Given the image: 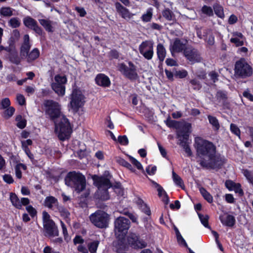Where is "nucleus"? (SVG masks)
Returning a JSON list of instances; mask_svg holds the SVG:
<instances>
[{"instance_id": "nucleus-1", "label": "nucleus", "mask_w": 253, "mask_h": 253, "mask_svg": "<svg viewBox=\"0 0 253 253\" xmlns=\"http://www.w3.org/2000/svg\"><path fill=\"white\" fill-rule=\"evenodd\" d=\"M194 147L197 157L201 159L197 162L203 168L219 169L226 163L223 156L216 154V146L211 141L197 137L195 139Z\"/></svg>"}, {"instance_id": "nucleus-2", "label": "nucleus", "mask_w": 253, "mask_h": 253, "mask_svg": "<svg viewBox=\"0 0 253 253\" xmlns=\"http://www.w3.org/2000/svg\"><path fill=\"white\" fill-rule=\"evenodd\" d=\"M66 185L72 187L77 193L83 191L86 187L85 176L80 171H72L68 172L65 177Z\"/></svg>"}, {"instance_id": "nucleus-3", "label": "nucleus", "mask_w": 253, "mask_h": 253, "mask_svg": "<svg viewBox=\"0 0 253 253\" xmlns=\"http://www.w3.org/2000/svg\"><path fill=\"white\" fill-rule=\"evenodd\" d=\"M130 227L129 220L123 216H119L114 221V230L120 242L123 243Z\"/></svg>"}, {"instance_id": "nucleus-4", "label": "nucleus", "mask_w": 253, "mask_h": 253, "mask_svg": "<svg viewBox=\"0 0 253 253\" xmlns=\"http://www.w3.org/2000/svg\"><path fill=\"white\" fill-rule=\"evenodd\" d=\"M45 108V114L48 116L50 120L55 122L60 118L61 112V105L57 101L52 99H46L43 102Z\"/></svg>"}, {"instance_id": "nucleus-5", "label": "nucleus", "mask_w": 253, "mask_h": 253, "mask_svg": "<svg viewBox=\"0 0 253 253\" xmlns=\"http://www.w3.org/2000/svg\"><path fill=\"white\" fill-rule=\"evenodd\" d=\"M55 131L58 133V137L60 140L68 139L72 132L71 124L69 120L63 116L59 123L55 121Z\"/></svg>"}, {"instance_id": "nucleus-6", "label": "nucleus", "mask_w": 253, "mask_h": 253, "mask_svg": "<svg viewBox=\"0 0 253 253\" xmlns=\"http://www.w3.org/2000/svg\"><path fill=\"white\" fill-rule=\"evenodd\" d=\"M253 75V68L244 58H241L235 64L234 76L238 79H246Z\"/></svg>"}, {"instance_id": "nucleus-7", "label": "nucleus", "mask_w": 253, "mask_h": 253, "mask_svg": "<svg viewBox=\"0 0 253 253\" xmlns=\"http://www.w3.org/2000/svg\"><path fill=\"white\" fill-rule=\"evenodd\" d=\"M91 223L99 228H105L108 226L110 216L106 212L97 210L89 216Z\"/></svg>"}, {"instance_id": "nucleus-8", "label": "nucleus", "mask_w": 253, "mask_h": 253, "mask_svg": "<svg viewBox=\"0 0 253 253\" xmlns=\"http://www.w3.org/2000/svg\"><path fill=\"white\" fill-rule=\"evenodd\" d=\"M128 66L124 63L118 64V70L126 78L131 81L136 80L138 77L137 67L132 62L129 61L127 62Z\"/></svg>"}, {"instance_id": "nucleus-9", "label": "nucleus", "mask_w": 253, "mask_h": 253, "mask_svg": "<svg viewBox=\"0 0 253 253\" xmlns=\"http://www.w3.org/2000/svg\"><path fill=\"white\" fill-rule=\"evenodd\" d=\"M110 175L108 171H106L103 175L99 176L96 174L92 176V179L93 181V184L98 189H109L113 187V185L110 181Z\"/></svg>"}, {"instance_id": "nucleus-10", "label": "nucleus", "mask_w": 253, "mask_h": 253, "mask_svg": "<svg viewBox=\"0 0 253 253\" xmlns=\"http://www.w3.org/2000/svg\"><path fill=\"white\" fill-rule=\"evenodd\" d=\"M84 96L80 91L74 90L71 94L70 102L71 108L75 112L84 105Z\"/></svg>"}, {"instance_id": "nucleus-11", "label": "nucleus", "mask_w": 253, "mask_h": 253, "mask_svg": "<svg viewBox=\"0 0 253 253\" xmlns=\"http://www.w3.org/2000/svg\"><path fill=\"white\" fill-rule=\"evenodd\" d=\"M171 52H181L183 53L187 60L191 62H200L202 58L197 48H169Z\"/></svg>"}, {"instance_id": "nucleus-12", "label": "nucleus", "mask_w": 253, "mask_h": 253, "mask_svg": "<svg viewBox=\"0 0 253 253\" xmlns=\"http://www.w3.org/2000/svg\"><path fill=\"white\" fill-rule=\"evenodd\" d=\"M128 244L132 248L142 249L146 247V243L142 239H140L138 235L135 233H130L127 237Z\"/></svg>"}, {"instance_id": "nucleus-13", "label": "nucleus", "mask_w": 253, "mask_h": 253, "mask_svg": "<svg viewBox=\"0 0 253 253\" xmlns=\"http://www.w3.org/2000/svg\"><path fill=\"white\" fill-rule=\"evenodd\" d=\"M191 124L187 122L182 123L180 128L177 129L176 132L177 137L179 139L187 141L191 132Z\"/></svg>"}, {"instance_id": "nucleus-14", "label": "nucleus", "mask_w": 253, "mask_h": 253, "mask_svg": "<svg viewBox=\"0 0 253 253\" xmlns=\"http://www.w3.org/2000/svg\"><path fill=\"white\" fill-rule=\"evenodd\" d=\"M44 235L47 237L58 236L59 230L54 221L43 225Z\"/></svg>"}, {"instance_id": "nucleus-15", "label": "nucleus", "mask_w": 253, "mask_h": 253, "mask_svg": "<svg viewBox=\"0 0 253 253\" xmlns=\"http://www.w3.org/2000/svg\"><path fill=\"white\" fill-rule=\"evenodd\" d=\"M20 49L21 55L27 58L28 62L34 61L40 56V51L38 48H33L31 52H30V48Z\"/></svg>"}, {"instance_id": "nucleus-16", "label": "nucleus", "mask_w": 253, "mask_h": 253, "mask_svg": "<svg viewBox=\"0 0 253 253\" xmlns=\"http://www.w3.org/2000/svg\"><path fill=\"white\" fill-rule=\"evenodd\" d=\"M94 81L97 85L103 88L109 87L111 84V80L109 77L103 73L97 74Z\"/></svg>"}, {"instance_id": "nucleus-17", "label": "nucleus", "mask_w": 253, "mask_h": 253, "mask_svg": "<svg viewBox=\"0 0 253 253\" xmlns=\"http://www.w3.org/2000/svg\"><path fill=\"white\" fill-rule=\"evenodd\" d=\"M219 219L223 225L230 228L233 227L236 224L235 217L227 212L220 215Z\"/></svg>"}, {"instance_id": "nucleus-18", "label": "nucleus", "mask_w": 253, "mask_h": 253, "mask_svg": "<svg viewBox=\"0 0 253 253\" xmlns=\"http://www.w3.org/2000/svg\"><path fill=\"white\" fill-rule=\"evenodd\" d=\"M2 50H5L8 52V58L11 63L16 65L20 64L21 60L16 48H0V51Z\"/></svg>"}, {"instance_id": "nucleus-19", "label": "nucleus", "mask_w": 253, "mask_h": 253, "mask_svg": "<svg viewBox=\"0 0 253 253\" xmlns=\"http://www.w3.org/2000/svg\"><path fill=\"white\" fill-rule=\"evenodd\" d=\"M115 7L117 12L121 16L127 20L130 19L133 16V14L130 13L128 9L123 6L120 3L117 2L115 3Z\"/></svg>"}, {"instance_id": "nucleus-20", "label": "nucleus", "mask_w": 253, "mask_h": 253, "mask_svg": "<svg viewBox=\"0 0 253 253\" xmlns=\"http://www.w3.org/2000/svg\"><path fill=\"white\" fill-rule=\"evenodd\" d=\"M94 197L96 199L105 201L110 199V195L108 192V189H98L95 192Z\"/></svg>"}, {"instance_id": "nucleus-21", "label": "nucleus", "mask_w": 253, "mask_h": 253, "mask_svg": "<svg viewBox=\"0 0 253 253\" xmlns=\"http://www.w3.org/2000/svg\"><path fill=\"white\" fill-rule=\"evenodd\" d=\"M58 204V201L57 199L52 196L46 197L43 203L44 206L49 209H52L54 205L57 206Z\"/></svg>"}, {"instance_id": "nucleus-22", "label": "nucleus", "mask_w": 253, "mask_h": 253, "mask_svg": "<svg viewBox=\"0 0 253 253\" xmlns=\"http://www.w3.org/2000/svg\"><path fill=\"white\" fill-rule=\"evenodd\" d=\"M51 88L59 96H63L65 92V87L60 84L52 83Z\"/></svg>"}, {"instance_id": "nucleus-23", "label": "nucleus", "mask_w": 253, "mask_h": 253, "mask_svg": "<svg viewBox=\"0 0 253 253\" xmlns=\"http://www.w3.org/2000/svg\"><path fill=\"white\" fill-rule=\"evenodd\" d=\"M165 123L169 127L176 129H179L182 125V122L171 120L170 117H169L165 121Z\"/></svg>"}, {"instance_id": "nucleus-24", "label": "nucleus", "mask_w": 253, "mask_h": 253, "mask_svg": "<svg viewBox=\"0 0 253 253\" xmlns=\"http://www.w3.org/2000/svg\"><path fill=\"white\" fill-rule=\"evenodd\" d=\"M39 22L40 24L48 32H53L52 24L53 22L47 19H39Z\"/></svg>"}, {"instance_id": "nucleus-25", "label": "nucleus", "mask_w": 253, "mask_h": 253, "mask_svg": "<svg viewBox=\"0 0 253 253\" xmlns=\"http://www.w3.org/2000/svg\"><path fill=\"white\" fill-rule=\"evenodd\" d=\"M179 140L180 142L178 144L184 149L185 152L187 154V156L188 157L192 156V152L187 142V141L182 140V139H179Z\"/></svg>"}, {"instance_id": "nucleus-26", "label": "nucleus", "mask_w": 253, "mask_h": 253, "mask_svg": "<svg viewBox=\"0 0 253 253\" xmlns=\"http://www.w3.org/2000/svg\"><path fill=\"white\" fill-rule=\"evenodd\" d=\"M9 199L12 205L15 208L19 210V208H20L19 205H20V200L19 199L17 195L15 193L11 192L10 193Z\"/></svg>"}, {"instance_id": "nucleus-27", "label": "nucleus", "mask_w": 253, "mask_h": 253, "mask_svg": "<svg viewBox=\"0 0 253 253\" xmlns=\"http://www.w3.org/2000/svg\"><path fill=\"white\" fill-rule=\"evenodd\" d=\"M139 52L142 54L146 59L150 60L152 59L153 55V48H138Z\"/></svg>"}, {"instance_id": "nucleus-28", "label": "nucleus", "mask_w": 253, "mask_h": 253, "mask_svg": "<svg viewBox=\"0 0 253 253\" xmlns=\"http://www.w3.org/2000/svg\"><path fill=\"white\" fill-rule=\"evenodd\" d=\"M15 121L17 122L16 126L19 128L23 129L26 126L27 120L23 118L22 115H17L15 118Z\"/></svg>"}, {"instance_id": "nucleus-29", "label": "nucleus", "mask_w": 253, "mask_h": 253, "mask_svg": "<svg viewBox=\"0 0 253 253\" xmlns=\"http://www.w3.org/2000/svg\"><path fill=\"white\" fill-rule=\"evenodd\" d=\"M200 192L204 198L209 203L213 202V197L211 194L204 187L200 188Z\"/></svg>"}, {"instance_id": "nucleus-30", "label": "nucleus", "mask_w": 253, "mask_h": 253, "mask_svg": "<svg viewBox=\"0 0 253 253\" xmlns=\"http://www.w3.org/2000/svg\"><path fill=\"white\" fill-rule=\"evenodd\" d=\"M24 24L27 27L33 29L38 24L37 22L31 17L27 16L24 19Z\"/></svg>"}, {"instance_id": "nucleus-31", "label": "nucleus", "mask_w": 253, "mask_h": 253, "mask_svg": "<svg viewBox=\"0 0 253 253\" xmlns=\"http://www.w3.org/2000/svg\"><path fill=\"white\" fill-rule=\"evenodd\" d=\"M172 178L174 183L179 187L183 188L184 187V182L182 178L177 174L174 170L172 172Z\"/></svg>"}, {"instance_id": "nucleus-32", "label": "nucleus", "mask_w": 253, "mask_h": 253, "mask_svg": "<svg viewBox=\"0 0 253 253\" xmlns=\"http://www.w3.org/2000/svg\"><path fill=\"white\" fill-rule=\"evenodd\" d=\"M60 216L65 220H70V213L69 211L64 207H60L58 208Z\"/></svg>"}, {"instance_id": "nucleus-33", "label": "nucleus", "mask_w": 253, "mask_h": 253, "mask_svg": "<svg viewBox=\"0 0 253 253\" xmlns=\"http://www.w3.org/2000/svg\"><path fill=\"white\" fill-rule=\"evenodd\" d=\"M208 119L210 124L212 126L215 130H217L219 129V123L217 119L215 117L211 115H208Z\"/></svg>"}, {"instance_id": "nucleus-34", "label": "nucleus", "mask_w": 253, "mask_h": 253, "mask_svg": "<svg viewBox=\"0 0 253 253\" xmlns=\"http://www.w3.org/2000/svg\"><path fill=\"white\" fill-rule=\"evenodd\" d=\"M99 244V241L97 240L93 241L89 243L87 245L88 251H89L90 253H96Z\"/></svg>"}, {"instance_id": "nucleus-35", "label": "nucleus", "mask_w": 253, "mask_h": 253, "mask_svg": "<svg viewBox=\"0 0 253 253\" xmlns=\"http://www.w3.org/2000/svg\"><path fill=\"white\" fill-rule=\"evenodd\" d=\"M3 113V117L5 119H8L14 114L15 109L13 107L10 106L6 109Z\"/></svg>"}, {"instance_id": "nucleus-36", "label": "nucleus", "mask_w": 253, "mask_h": 253, "mask_svg": "<svg viewBox=\"0 0 253 253\" xmlns=\"http://www.w3.org/2000/svg\"><path fill=\"white\" fill-rule=\"evenodd\" d=\"M192 88L195 90H199L202 87L201 82L197 79H193L190 81Z\"/></svg>"}, {"instance_id": "nucleus-37", "label": "nucleus", "mask_w": 253, "mask_h": 253, "mask_svg": "<svg viewBox=\"0 0 253 253\" xmlns=\"http://www.w3.org/2000/svg\"><path fill=\"white\" fill-rule=\"evenodd\" d=\"M118 162L120 165L127 168L131 171L134 172L135 171V169L132 165L124 159L120 158L118 160Z\"/></svg>"}, {"instance_id": "nucleus-38", "label": "nucleus", "mask_w": 253, "mask_h": 253, "mask_svg": "<svg viewBox=\"0 0 253 253\" xmlns=\"http://www.w3.org/2000/svg\"><path fill=\"white\" fill-rule=\"evenodd\" d=\"M0 14L3 16H11L13 15V10L9 7H3L0 9Z\"/></svg>"}, {"instance_id": "nucleus-39", "label": "nucleus", "mask_w": 253, "mask_h": 253, "mask_svg": "<svg viewBox=\"0 0 253 253\" xmlns=\"http://www.w3.org/2000/svg\"><path fill=\"white\" fill-rule=\"evenodd\" d=\"M187 43L186 40L176 39L173 42L172 47H183L186 45Z\"/></svg>"}, {"instance_id": "nucleus-40", "label": "nucleus", "mask_w": 253, "mask_h": 253, "mask_svg": "<svg viewBox=\"0 0 253 253\" xmlns=\"http://www.w3.org/2000/svg\"><path fill=\"white\" fill-rule=\"evenodd\" d=\"M198 215L202 224L205 227L210 228L211 227L209 224V216L208 215H204L202 214H198Z\"/></svg>"}, {"instance_id": "nucleus-41", "label": "nucleus", "mask_w": 253, "mask_h": 253, "mask_svg": "<svg viewBox=\"0 0 253 253\" xmlns=\"http://www.w3.org/2000/svg\"><path fill=\"white\" fill-rule=\"evenodd\" d=\"M213 8L214 12L217 16L220 18L224 17L223 9L221 6L216 4L213 6Z\"/></svg>"}, {"instance_id": "nucleus-42", "label": "nucleus", "mask_w": 253, "mask_h": 253, "mask_svg": "<svg viewBox=\"0 0 253 253\" xmlns=\"http://www.w3.org/2000/svg\"><path fill=\"white\" fill-rule=\"evenodd\" d=\"M120 53L115 49L110 50L108 53V57L110 60L119 59Z\"/></svg>"}, {"instance_id": "nucleus-43", "label": "nucleus", "mask_w": 253, "mask_h": 253, "mask_svg": "<svg viewBox=\"0 0 253 253\" xmlns=\"http://www.w3.org/2000/svg\"><path fill=\"white\" fill-rule=\"evenodd\" d=\"M230 128L232 133L240 138L241 130L236 125L233 123L231 124Z\"/></svg>"}, {"instance_id": "nucleus-44", "label": "nucleus", "mask_w": 253, "mask_h": 253, "mask_svg": "<svg viewBox=\"0 0 253 253\" xmlns=\"http://www.w3.org/2000/svg\"><path fill=\"white\" fill-rule=\"evenodd\" d=\"M42 223L43 225L54 221L50 217L49 213L46 211L42 212Z\"/></svg>"}, {"instance_id": "nucleus-45", "label": "nucleus", "mask_w": 253, "mask_h": 253, "mask_svg": "<svg viewBox=\"0 0 253 253\" xmlns=\"http://www.w3.org/2000/svg\"><path fill=\"white\" fill-rule=\"evenodd\" d=\"M163 16L168 20H172L174 17V14L169 9H166L163 12Z\"/></svg>"}, {"instance_id": "nucleus-46", "label": "nucleus", "mask_w": 253, "mask_h": 253, "mask_svg": "<svg viewBox=\"0 0 253 253\" xmlns=\"http://www.w3.org/2000/svg\"><path fill=\"white\" fill-rule=\"evenodd\" d=\"M26 210L32 218H34L37 215V211L32 205L26 207Z\"/></svg>"}, {"instance_id": "nucleus-47", "label": "nucleus", "mask_w": 253, "mask_h": 253, "mask_svg": "<svg viewBox=\"0 0 253 253\" xmlns=\"http://www.w3.org/2000/svg\"><path fill=\"white\" fill-rule=\"evenodd\" d=\"M10 105V101L8 98H4L2 99L0 102V109H5Z\"/></svg>"}, {"instance_id": "nucleus-48", "label": "nucleus", "mask_w": 253, "mask_h": 253, "mask_svg": "<svg viewBox=\"0 0 253 253\" xmlns=\"http://www.w3.org/2000/svg\"><path fill=\"white\" fill-rule=\"evenodd\" d=\"M129 159L130 162L139 170L143 169L141 164L134 157L129 156Z\"/></svg>"}, {"instance_id": "nucleus-49", "label": "nucleus", "mask_w": 253, "mask_h": 253, "mask_svg": "<svg viewBox=\"0 0 253 253\" xmlns=\"http://www.w3.org/2000/svg\"><path fill=\"white\" fill-rule=\"evenodd\" d=\"M166 48H157L158 57L160 61L163 62L166 55Z\"/></svg>"}, {"instance_id": "nucleus-50", "label": "nucleus", "mask_w": 253, "mask_h": 253, "mask_svg": "<svg viewBox=\"0 0 253 253\" xmlns=\"http://www.w3.org/2000/svg\"><path fill=\"white\" fill-rule=\"evenodd\" d=\"M174 76L179 79H183L188 76V72L186 70H179L175 72Z\"/></svg>"}, {"instance_id": "nucleus-51", "label": "nucleus", "mask_w": 253, "mask_h": 253, "mask_svg": "<svg viewBox=\"0 0 253 253\" xmlns=\"http://www.w3.org/2000/svg\"><path fill=\"white\" fill-rule=\"evenodd\" d=\"M152 184L155 186L158 191V195L159 197H161L162 196L163 191H164V189L159 184L157 183L155 181L150 179Z\"/></svg>"}, {"instance_id": "nucleus-52", "label": "nucleus", "mask_w": 253, "mask_h": 253, "mask_svg": "<svg viewBox=\"0 0 253 253\" xmlns=\"http://www.w3.org/2000/svg\"><path fill=\"white\" fill-rule=\"evenodd\" d=\"M8 23L12 28L18 27L20 25V22L18 18H12L8 21Z\"/></svg>"}, {"instance_id": "nucleus-53", "label": "nucleus", "mask_w": 253, "mask_h": 253, "mask_svg": "<svg viewBox=\"0 0 253 253\" xmlns=\"http://www.w3.org/2000/svg\"><path fill=\"white\" fill-rule=\"evenodd\" d=\"M118 141L120 144L123 145H127L129 143L128 139L126 135H119L118 137Z\"/></svg>"}, {"instance_id": "nucleus-54", "label": "nucleus", "mask_w": 253, "mask_h": 253, "mask_svg": "<svg viewBox=\"0 0 253 253\" xmlns=\"http://www.w3.org/2000/svg\"><path fill=\"white\" fill-rule=\"evenodd\" d=\"M55 80L56 82V83L60 84L62 85L66 84L67 81V78L65 76H61L59 75L55 76Z\"/></svg>"}, {"instance_id": "nucleus-55", "label": "nucleus", "mask_w": 253, "mask_h": 253, "mask_svg": "<svg viewBox=\"0 0 253 253\" xmlns=\"http://www.w3.org/2000/svg\"><path fill=\"white\" fill-rule=\"evenodd\" d=\"M233 191H234L236 193H238L240 197L243 196L244 194V191L242 189L241 185L239 183H236V185L234 187V189H233Z\"/></svg>"}, {"instance_id": "nucleus-56", "label": "nucleus", "mask_w": 253, "mask_h": 253, "mask_svg": "<svg viewBox=\"0 0 253 253\" xmlns=\"http://www.w3.org/2000/svg\"><path fill=\"white\" fill-rule=\"evenodd\" d=\"M202 11L203 13L209 16L213 15V11L211 7L204 5L202 8Z\"/></svg>"}, {"instance_id": "nucleus-57", "label": "nucleus", "mask_w": 253, "mask_h": 253, "mask_svg": "<svg viewBox=\"0 0 253 253\" xmlns=\"http://www.w3.org/2000/svg\"><path fill=\"white\" fill-rule=\"evenodd\" d=\"M237 183L234 182L231 180H227L225 182V186L229 191H233L234 187L236 185Z\"/></svg>"}, {"instance_id": "nucleus-58", "label": "nucleus", "mask_w": 253, "mask_h": 253, "mask_svg": "<svg viewBox=\"0 0 253 253\" xmlns=\"http://www.w3.org/2000/svg\"><path fill=\"white\" fill-rule=\"evenodd\" d=\"M30 203V200L28 198L23 197L21 198L20 201V208H19V210H21L22 209V206H28Z\"/></svg>"}, {"instance_id": "nucleus-59", "label": "nucleus", "mask_w": 253, "mask_h": 253, "mask_svg": "<svg viewBox=\"0 0 253 253\" xmlns=\"http://www.w3.org/2000/svg\"><path fill=\"white\" fill-rule=\"evenodd\" d=\"M157 170V167L156 166H154L151 167V166H148L146 168V171L147 173L150 175H153L156 173Z\"/></svg>"}, {"instance_id": "nucleus-60", "label": "nucleus", "mask_w": 253, "mask_h": 253, "mask_svg": "<svg viewBox=\"0 0 253 253\" xmlns=\"http://www.w3.org/2000/svg\"><path fill=\"white\" fill-rule=\"evenodd\" d=\"M243 96L251 102H253V95L250 93L249 89H247L243 92Z\"/></svg>"}, {"instance_id": "nucleus-61", "label": "nucleus", "mask_w": 253, "mask_h": 253, "mask_svg": "<svg viewBox=\"0 0 253 253\" xmlns=\"http://www.w3.org/2000/svg\"><path fill=\"white\" fill-rule=\"evenodd\" d=\"M142 212L145 213L147 215H150L151 214V210L150 208L145 203L143 202V204L141 206Z\"/></svg>"}, {"instance_id": "nucleus-62", "label": "nucleus", "mask_w": 253, "mask_h": 253, "mask_svg": "<svg viewBox=\"0 0 253 253\" xmlns=\"http://www.w3.org/2000/svg\"><path fill=\"white\" fill-rule=\"evenodd\" d=\"M3 180L5 182L9 184L14 182V180L10 174H5L3 176Z\"/></svg>"}, {"instance_id": "nucleus-63", "label": "nucleus", "mask_w": 253, "mask_h": 253, "mask_svg": "<svg viewBox=\"0 0 253 253\" xmlns=\"http://www.w3.org/2000/svg\"><path fill=\"white\" fill-rule=\"evenodd\" d=\"M16 99L18 104L20 105L23 106L26 104L25 98L23 95L21 94H17Z\"/></svg>"}, {"instance_id": "nucleus-64", "label": "nucleus", "mask_w": 253, "mask_h": 253, "mask_svg": "<svg viewBox=\"0 0 253 253\" xmlns=\"http://www.w3.org/2000/svg\"><path fill=\"white\" fill-rule=\"evenodd\" d=\"M38 35L43 37L45 35V33L43 31L42 29L37 24L32 29Z\"/></svg>"}]
</instances>
